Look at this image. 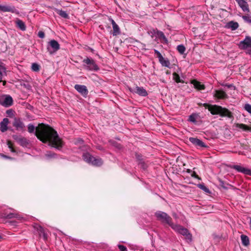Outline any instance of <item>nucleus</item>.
I'll return each instance as SVG.
<instances>
[{
	"label": "nucleus",
	"instance_id": "obj_1",
	"mask_svg": "<svg viewBox=\"0 0 251 251\" xmlns=\"http://www.w3.org/2000/svg\"><path fill=\"white\" fill-rule=\"evenodd\" d=\"M35 135L40 141L58 150H60L63 142L56 131L50 126L41 123L36 128Z\"/></svg>",
	"mask_w": 251,
	"mask_h": 251
},
{
	"label": "nucleus",
	"instance_id": "obj_2",
	"mask_svg": "<svg viewBox=\"0 0 251 251\" xmlns=\"http://www.w3.org/2000/svg\"><path fill=\"white\" fill-rule=\"evenodd\" d=\"M208 109L212 115L219 114L222 117H227L230 119L233 118L232 113L228 109L221 106L210 105Z\"/></svg>",
	"mask_w": 251,
	"mask_h": 251
},
{
	"label": "nucleus",
	"instance_id": "obj_3",
	"mask_svg": "<svg viewBox=\"0 0 251 251\" xmlns=\"http://www.w3.org/2000/svg\"><path fill=\"white\" fill-rule=\"evenodd\" d=\"M171 227L176 232L185 236V239L187 242H190L192 240V235L189 232V230L182 226L174 224L171 225Z\"/></svg>",
	"mask_w": 251,
	"mask_h": 251
},
{
	"label": "nucleus",
	"instance_id": "obj_4",
	"mask_svg": "<svg viewBox=\"0 0 251 251\" xmlns=\"http://www.w3.org/2000/svg\"><path fill=\"white\" fill-rule=\"evenodd\" d=\"M82 157L85 161L94 166H100L103 163L101 158L94 157L88 152L83 153Z\"/></svg>",
	"mask_w": 251,
	"mask_h": 251
},
{
	"label": "nucleus",
	"instance_id": "obj_5",
	"mask_svg": "<svg viewBox=\"0 0 251 251\" xmlns=\"http://www.w3.org/2000/svg\"><path fill=\"white\" fill-rule=\"evenodd\" d=\"M82 62L84 63V67L87 70L97 71L99 70L98 66L93 59L86 57Z\"/></svg>",
	"mask_w": 251,
	"mask_h": 251
},
{
	"label": "nucleus",
	"instance_id": "obj_6",
	"mask_svg": "<svg viewBox=\"0 0 251 251\" xmlns=\"http://www.w3.org/2000/svg\"><path fill=\"white\" fill-rule=\"evenodd\" d=\"M155 216L157 220L168 224L171 227L172 225H174L172 222L171 217L165 212L158 211L155 212Z\"/></svg>",
	"mask_w": 251,
	"mask_h": 251
},
{
	"label": "nucleus",
	"instance_id": "obj_7",
	"mask_svg": "<svg viewBox=\"0 0 251 251\" xmlns=\"http://www.w3.org/2000/svg\"><path fill=\"white\" fill-rule=\"evenodd\" d=\"M239 47L242 50H247V53L251 54V37L246 36L244 40L240 42Z\"/></svg>",
	"mask_w": 251,
	"mask_h": 251
},
{
	"label": "nucleus",
	"instance_id": "obj_8",
	"mask_svg": "<svg viewBox=\"0 0 251 251\" xmlns=\"http://www.w3.org/2000/svg\"><path fill=\"white\" fill-rule=\"evenodd\" d=\"M47 49L50 54H52L60 49V45L57 41L53 39L48 43Z\"/></svg>",
	"mask_w": 251,
	"mask_h": 251
},
{
	"label": "nucleus",
	"instance_id": "obj_9",
	"mask_svg": "<svg viewBox=\"0 0 251 251\" xmlns=\"http://www.w3.org/2000/svg\"><path fill=\"white\" fill-rule=\"evenodd\" d=\"M13 103V99L9 95L0 96V104L5 107H9Z\"/></svg>",
	"mask_w": 251,
	"mask_h": 251
},
{
	"label": "nucleus",
	"instance_id": "obj_10",
	"mask_svg": "<svg viewBox=\"0 0 251 251\" xmlns=\"http://www.w3.org/2000/svg\"><path fill=\"white\" fill-rule=\"evenodd\" d=\"M75 89L83 97L86 98L88 94V90L86 86L83 85L75 84Z\"/></svg>",
	"mask_w": 251,
	"mask_h": 251
},
{
	"label": "nucleus",
	"instance_id": "obj_11",
	"mask_svg": "<svg viewBox=\"0 0 251 251\" xmlns=\"http://www.w3.org/2000/svg\"><path fill=\"white\" fill-rule=\"evenodd\" d=\"M33 227L38 232L40 237L42 236L45 241L47 240L48 235L45 232V230L42 226L38 224H35Z\"/></svg>",
	"mask_w": 251,
	"mask_h": 251
},
{
	"label": "nucleus",
	"instance_id": "obj_12",
	"mask_svg": "<svg viewBox=\"0 0 251 251\" xmlns=\"http://www.w3.org/2000/svg\"><path fill=\"white\" fill-rule=\"evenodd\" d=\"M189 141L197 148H207L208 146L200 139L194 137H190Z\"/></svg>",
	"mask_w": 251,
	"mask_h": 251
},
{
	"label": "nucleus",
	"instance_id": "obj_13",
	"mask_svg": "<svg viewBox=\"0 0 251 251\" xmlns=\"http://www.w3.org/2000/svg\"><path fill=\"white\" fill-rule=\"evenodd\" d=\"M232 168L238 172L251 176V169L245 168L242 166L237 165L233 166Z\"/></svg>",
	"mask_w": 251,
	"mask_h": 251
},
{
	"label": "nucleus",
	"instance_id": "obj_14",
	"mask_svg": "<svg viewBox=\"0 0 251 251\" xmlns=\"http://www.w3.org/2000/svg\"><path fill=\"white\" fill-rule=\"evenodd\" d=\"M13 138L19 144L23 147H27L29 144L28 140L25 137L14 135Z\"/></svg>",
	"mask_w": 251,
	"mask_h": 251
},
{
	"label": "nucleus",
	"instance_id": "obj_15",
	"mask_svg": "<svg viewBox=\"0 0 251 251\" xmlns=\"http://www.w3.org/2000/svg\"><path fill=\"white\" fill-rule=\"evenodd\" d=\"M130 92L136 93L141 96L145 97L148 95L147 91L142 87L136 86L134 88H130Z\"/></svg>",
	"mask_w": 251,
	"mask_h": 251
},
{
	"label": "nucleus",
	"instance_id": "obj_16",
	"mask_svg": "<svg viewBox=\"0 0 251 251\" xmlns=\"http://www.w3.org/2000/svg\"><path fill=\"white\" fill-rule=\"evenodd\" d=\"M0 218L3 219H12L13 218H16L18 219L21 218L20 216L15 213H10L9 214L6 212H2L0 213Z\"/></svg>",
	"mask_w": 251,
	"mask_h": 251
},
{
	"label": "nucleus",
	"instance_id": "obj_17",
	"mask_svg": "<svg viewBox=\"0 0 251 251\" xmlns=\"http://www.w3.org/2000/svg\"><path fill=\"white\" fill-rule=\"evenodd\" d=\"M0 11H2L3 12H10L11 13H16V9L14 6L8 5H0Z\"/></svg>",
	"mask_w": 251,
	"mask_h": 251
},
{
	"label": "nucleus",
	"instance_id": "obj_18",
	"mask_svg": "<svg viewBox=\"0 0 251 251\" xmlns=\"http://www.w3.org/2000/svg\"><path fill=\"white\" fill-rule=\"evenodd\" d=\"M13 125L17 130H23L25 127L24 124L19 118H15Z\"/></svg>",
	"mask_w": 251,
	"mask_h": 251
},
{
	"label": "nucleus",
	"instance_id": "obj_19",
	"mask_svg": "<svg viewBox=\"0 0 251 251\" xmlns=\"http://www.w3.org/2000/svg\"><path fill=\"white\" fill-rule=\"evenodd\" d=\"M214 97L218 99H225L227 98V95L222 90H215Z\"/></svg>",
	"mask_w": 251,
	"mask_h": 251
},
{
	"label": "nucleus",
	"instance_id": "obj_20",
	"mask_svg": "<svg viewBox=\"0 0 251 251\" xmlns=\"http://www.w3.org/2000/svg\"><path fill=\"white\" fill-rule=\"evenodd\" d=\"M152 32L153 33L156 35L159 38H160V39H162L165 43H168V40L162 31H159L158 29H153Z\"/></svg>",
	"mask_w": 251,
	"mask_h": 251
},
{
	"label": "nucleus",
	"instance_id": "obj_21",
	"mask_svg": "<svg viewBox=\"0 0 251 251\" xmlns=\"http://www.w3.org/2000/svg\"><path fill=\"white\" fill-rule=\"evenodd\" d=\"M9 123V120L8 118H5L0 123V129L2 132L6 131L7 129V125Z\"/></svg>",
	"mask_w": 251,
	"mask_h": 251
},
{
	"label": "nucleus",
	"instance_id": "obj_22",
	"mask_svg": "<svg viewBox=\"0 0 251 251\" xmlns=\"http://www.w3.org/2000/svg\"><path fill=\"white\" fill-rule=\"evenodd\" d=\"M110 21L112 25L113 29V32L112 33L113 35L114 36L119 35L120 33V29L118 25L115 23V22L112 19H110Z\"/></svg>",
	"mask_w": 251,
	"mask_h": 251
},
{
	"label": "nucleus",
	"instance_id": "obj_23",
	"mask_svg": "<svg viewBox=\"0 0 251 251\" xmlns=\"http://www.w3.org/2000/svg\"><path fill=\"white\" fill-rule=\"evenodd\" d=\"M4 76H6V68L0 65V82H3V85H5L6 84L5 81H2V79Z\"/></svg>",
	"mask_w": 251,
	"mask_h": 251
},
{
	"label": "nucleus",
	"instance_id": "obj_24",
	"mask_svg": "<svg viewBox=\"0 0 251 251\" xmlns=\"http://www.w3.org/2000/svg\"><path fill=\"white\" fill-rule=\"evenodd\" d=\"M238 26H239V25H238V23L235 22L233 21H230V22L227 23L226 25V27L227 28L231 29L232 30H236V29H237Z\"/></svg>",
	"mask_w": 251,
	"mask_h": 251
},
{
	"label": "nucleus",
	"instance_id": "obj_25",
	"mask_svg": "<svg viewBox=\"0 0 251 251\" xmlns=\"http://www.w3.org/2000/svg\"><path fill=\"white\" fill-rule=\"evenodd\" d=\"M17 26L22 31H25L26 29V26L25 23L19 19L16 21Z\"/></svg>",
	"mask_w": 251,
	"mask_h": 251
},
{
	"label": "nucleus",
	"instance_id": "obj_26",
	"mask_svg": "<svg viewBox=\"0 0 251 251\" xmlns=\"http://www.w3.org/2000/svg\"><path fill=\"white\" fill-rule=\"evenodd\" d=\"M241 239L242 241V244L244 246H248L250 244V240L249 237L244 234H242L241 235Z\"/></svg>",
	"mask_w": 251,
	"mask_h": 251
},
{
	"label": "nucleus",
	"instance_id": "obj_27",
	"mask_svg": "<svg viewBox=\"0 0 251 251\" xmlns=\"http://www.w3.org/2000/svg\"><path fill=\"white\" fill-rule=\"evenodd\" d=\"M191 83L194 85L195 88L198 90H203L205 88L204 85L201 84L200 82L196 80H192Z\"/></svg>",
	"mask_w": 251,
	"mask_h": 251
},
{
	"label": "nucleus",
	"instance_id": "obj_28",
	"mask_svg": "<svg viewBox=\"0 0 251 251\" xmlns=\"http://www.w3.org/2000/svg\"><path fill=\"white\" fill-rule=\"evenodd\" d=\"M238 4L244 11H249L248 3L244 0L242 2H238Z\"/></svg>",
	"mask_w": 251,
	"mask_h": 251
},
{
	"label": "nucleus",
	"instance_id": "obj_29",
	"mask_svg": "<svg viewBox=\"0 0 251 251\" xmlns=\"http://www.w3.org/2000/svg\"><path fill=\"white\" fill-rule=\"evenodd\" d=\"M55 11L61 17L65 19H69V16L66 11L58 9H55Z\"/></svg>",
	"mask_w": 251,
	"mask_h": 251
},
{
	"label": "nucleus",
	"instance_id": "obj_30",
	"mask_svg": "<svg viewBox=\"0 0 251 251\" xmlns=\"http://www.w3.org/2000/svg\"><path fill=\"white\" fill-rule=\"evenodd\" d=\"M236 127L244 131L251 130V128L243 124H237Z\"/></svg>",
	"mask_w": 251,
	"mask_h": 251
},
{
	"label": "nucleus",
	"instance_id": "obj_31",
	"mask_svg": "<svg viewBox=\"0 0 251 251\" xmlns=\"http://www.w3.org/2000/svg\"><path fill=\"white\" fill-rule=\"evenodd\" d=\"M173 79L176 83H179V82L183 83L184 82V81L183 80L180 79L179 75L176 73L175 72L173 74Z\"/></svg>",
	"mask_w": 251,
	"mask_h": 251
},
{
	"label": "nucleus",
	"instance_id": "obj_32",
	"mask_svg": "<svg viewBox=\"0 0 251 251\" xmlns=\"http://www.w3.org/2000/svg\"><path fill=\"white\" fill-rule=\"evenodd\" d=\"M159 61L163 66L169 67L170 63L168 60L165 59L164 57H163V60H159Z\"/></svg>",
	"mask_w": 251,
	"mask_h": 251
},
{
	"label": "nucleus",
	"instance_id": "obj_33",
	"mask_svg": "<svg viewBox=\"0 0 251 251\" xmlns=\"http://www.w3.org/2000/svg\"><path fill=\"white\" fill-rule=\"evenodd\" d=\"M198 187L207 193H210L209 189L207 187H206L203 183L198 184Z\"/></svg>",
	"mask_w": 251,
	"mask_h": 251
},
{
	"label": "nucleus",
	"instance_id": "obj_34",
	"mask_svg": "<svg viewBox=\"0 0 251 251\" xmlns=\"http://www.w3.org/2000/svg\"><path fill=\"white\" fill-rule=\"evenodd\" d=\"M197 118V115L196 114H192L191 115L189 116L188 121L193 123H196V119Z\"/></svg>",
	"mask_w": 251,
	"mask_h": 251
},
{
	"label": "nucleus",
	"instance_id": "obj_35",
	"mask_svg": "<svg viewBox=\"0 0 251 251\" xmlns=\"http://www.w3.org/2000/svg\"><path fill=\"white\" fill-rule=\"evenodd\" d=\"M177 50L181 54H183L184 53L186 49L183 45H179L177 47Z\"/></svg>",
	"mask_w": 251,
	"mask_h": 251
},
{
	"label": "nucleus",
	"instance_id": "obj_36",
	"mask_svg": "<svg viewBox=\"0 0 251 251\" xmlns=\"http://www.w3.org/2000/svg\"><path fill=\"white\" fill-rule=\"evenodd\" d=\"M40 65L37 63H34L32 64L31 69L34 72H38L40 70Z\"/></svg>",
	"mask_w": 251,
	"mask_h": 251
},
{
	"label": "nucleus",
	"instance_id": "obj_37",
	"mask_svg": "<svg viewBox=\"0 0 251 251\" xmlns=\"http://www.w3.org/2000/svg\"><path fill=\"white\" fill-rule=\"evenodd\" d=\"M7 145L8 147V148L10 149V151L12 152H16L15 150L14 149L13 147V144L12 142L10 141H7Z\"/></svg>",
	"mask_w": 251,
	"mask_h": 251
},
{
	"label": "nucleus",
	"instance_id": "obj_38",
	"mask_svg": "<svg viewBox=\"0 0 251 251\" xmlns=\"http://www.w3.org/2000/svg\"><path fill=\"white\" fill-rule=\"evenodd\" d=\"M45 156L48 158H54L56 156V154L51 151H47L45 154Z\"/></svg>",
	"mask_w": 251,
	"mask_h": 251
},
{
	"label": "nucleus",
	"instance_id": "obj_39",
	"mask_svg": "<svg viewBox=\"0 0 251 251\" xmlns=\"http://www.w3.org/2000/svg\"><path fill=\"white\" fill-rule=\"evenodd\" d=\"M154 51L155 54L156 55L157 57H158L159 60H163V57L159 51L154 49Z\"/></svg>",
	"mask_w": 251,
	"mask_h": 251
},
{
	"label": "nucleus",
	"instance_id": "obj_40",
	"mask_svg": "<svg viewBox=\"0 0 251 251\" xmlns=\"http://www.w3.org/2000/svg\"><path fill=\"white\" fill-rule=\"evenodd\" d=\"M244 109L250 114H251V105L248 103L245 104L244 105Z\"/></svg>",
	"mask_w": 251,
	"mask_h": 251
},
{
	"label": "nucleus",
	"instance_id": "obj_41",
	"mask_svg": "<svg viewBox=\"0 0 251 251\" xmlns=\"http://www.w3.org/2000/svg\"><path fill=\"white\" fill-rule=\"evenodd\" d=\"M35 126L32 125V124H29L28 125V131L29 132V133H33L34 130H35Z\"/></svg>",
	"mask_w": 251,
	"mask_h": 251
},
{
	"label": "nucleus",
	"instance_id": "obj_42",
	"mask_svg": "<svg viewBox=\"0 0 251 251\" xmlns=\"http://www.w3.org/2000/svg\"><path fill=\"white\" fill-rule=\"evenodd\" d=\"M74 143L75 145H82L83 143V141L82 139L78 138L75 140Z\"/></svg>",
	"mask_w": 251,
	"mask_h": 251
},
{
	"label": "nucleus",
	"instance_id": "obj_43",
	"mask_svg": "<svg viewBox=\"0 0 251 251\" xmlns=\"http://www.w3.org/2000/svg\"><path fill=\"white\" fill-rule=\"evenodd\" d=\"M242 18L244 19V20L249 23H251V17H250L249 16H243Z\"/></svg>",
	"mask_w": 251,
	"mask_h": 251
},
{
	"label": "nucleus",
	"instance_id": "obj_44",
	"mask_svg": "<svg viewBox=\"0 0 251 251\" xmlns=\"http://www.w3.org/2000/svg\"><path fill=\"white\" fill-rule=\"evenodd\" d=\"M118 247L120 251H128L126 247L124 245L119 244Z\"/></svg>",
	"mask_w": 251,
	"mask_h": 251
},
{
	"label": "nucleus",
	"instance_id": "obj_45",
	"mask_svg": "<svg viewBox=\"0 0 251 251\" xmlns=\"http://www.w3.org/2000/svg\"><path fill=\"white\" fill-rule=\"evenodd\" d=\"M138 164L140 165L141 167L144 170L146 169L147 168V165L143 161V160L138 162Z\"/></svg>",
	"mask_w": 251,
	"mask_h": 251
},
{
	"label": "nucleus",
	"instance_id": "obj_46",
	"mask_svg": "<svg viewBox=\"0 0 251 251\" xmlns=\"http://www.w3.org/2000/svg\"><path fill=\"white\" fill-rule=\"evenodd\" d=\"M38 36L40 38H44L45 37V33L42 31H39L38 33Z\"/></svg>",
	"mask_w": 251,
	"mask_h": 251
},
{
	"label": "nucleus",
	"instance_id": "obj_47",
	"mask_svg": "<svg viewBox=\"0 0 251 251\" xmlns=\"http://www.w3.org/2000/svg\"><path fill=\"white\" fill-rule=\"evenodd\" d=\"M136 158L139 162L143 161L142 156L140 154H136Z\"/></svg>",
	"mask_w": 251,
	"mask_h": 251
},
{
	"label": "nucleus",
	"instance_id": "obj_48",
	"mask_svg": "<svg viewBox=\"0 0 251 251\" xmlns=\"http://www.w3.org/2000/svg\"><path fill=\"white\" fill-rule=\"evenodd\" d=\"M191 176L199 179H201V178L197 175L195 172H193L191 174Z\"/></svg>",
	"mask_w": 251,
	"mask_h": 251
},
{
	"label": "nucleus",
	"instance_id": "obj_49",
	"mask_svg": "<svg viewBox=\"0 0 251 251\" xmlns=\"http://www.w3.org/2000/svg\"><path fill=\"white\" fill-rule=\"evenodd\" d=\"M222 85L226 86L227 87L229 88H231L232 86V85H231V84H226V85L223 84Z\"/></svg>",
	"mask_w": 251,
	"mask_h": 251
},
{
	"label": "nucleus",
	"instance_id": "obj_50",
	"mask_svg": "<svg viewBox=\"0 0 251 251\" xmlns=\"http://www.w3.org/2000/svg\"><path fill=\"white\" fill-rule=\"evenodd\" d=\"M11 111H10V110H7V112H6V113L8 114H11Z\"/></svg>",
	"mask_w": 251,
	"mask_h": 251
},
{
	"label": "nucleus",
	"instance_id": "obj_51",
	"mask_svg": "<svg viewBox=\"0 0 251 251\" xmlns=\"http://www.w3.org/2000/svg\"><path fill=\"white\" fill-rule=\"evenodd\" d=\"M236 0V1L237 3H238V2H242V1L243 0Z\"/></svg>",
	"mask_w": 251,
	"mask_h": 251
},
{
	"label": "nucleus",
	"instance_id": "obj_52",
	"mask_svg": "<svg viewBox=\"0 0 251 251\" xmlns=\"http://www.w3.org/2000/svg\"><path fill=\"white\" fill-rule=\"evenodd\" d=\"M3 156L4 157V158H10V157L6 156V155H3Z\"/></svg>",
	"mask_w": 251,
	"mask_h": 251
},
{
	"label": "nucleus",
	"instance_id": "obj_53",
	"mask_svg": "<svg viewBox=\"0 0 251 251\" xmlns=\"http://www.w3.org/2000/svg\"><path fill=\"white\" fill-rule=\"evenodd\" d=\"M191 171L190 169H188V170H187V172L188 173H190V172H191Z\"/></svg>",
	"mask_w": 251,
	"mask_h": 251
},
{
	"label": "nucleus",
	"instance_id": "obj_54",
	"mask_svg": "<svg viewBox=\"0 0 251 251\" xmlns=\"http://www.w3.org/2000/svg\"><path fill=\"white\" fill-rule=\"evenodd\" d=\"M250 225H251V219H250Z\"/></svg>",
	"mask_w": 251,
	"mask_h": 251
}]
</instances>
